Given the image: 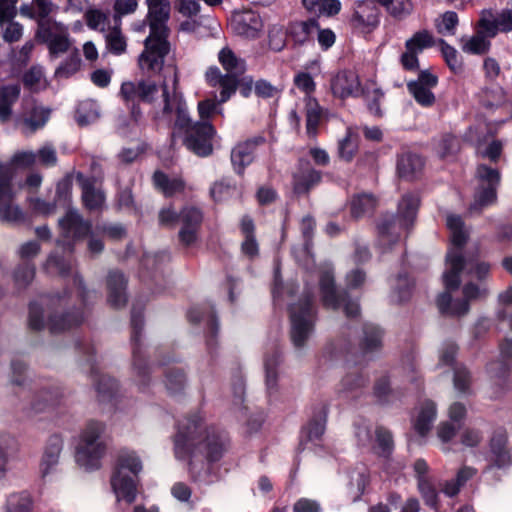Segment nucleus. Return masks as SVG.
<instances>
[{"label": "nucleus", "instance_id": "f257e3e1", "mask_svg": "<svg viewBox=\"0 0 512 512\" xmlns=\"http://www.w3.org/2000/svg\"><path fill=\"white\" fill-rule=\"evenodd\" d=\"M162 71L161 99L155 111V119L167 125L174 120L175 129L185 130L184 144L187 149L199 156H208L212 152V138L216 134L209 119L216 113L220 103L213 99L198 102L200 121L192 123L184 97L178 91V68L167 65Z\"/></svg>", "mask_w": 512, "mask_h": 512}, {"label": "nucleus", "instance_id": "f03ea898", "mask_svg": "<svg viewBox=\"0 0 512 512\" xmlns=\"http://www.w3.org/2000/svg\"><path fill=\"white\" fill-rule=\"evenodd\" d=\"M228 446L225 436L209 431L200 415H193L183 420L174 440V454L177 460L189 466L197 451L205 453L210 461L218 460Z\"/></svg>", "mask_w": 512, "mask_h": 512}, {"label": "nucleus", "instance_id": "7ed1b4c3", "mask_svg": "<svg viewBox=\"0 0 512 512\" xmlns=\"http://www.w3.org/2000/svg\"><path fill=\"white\" fill-rule=\"evenodd\" d=\"M147 6L150 34L144 41V50L138 57V65L143 73L153 76L165 69L164 59L170 51L166 26L170 16V3L167 0Z\"/></svg>", "mask_w": 512, "mask_h": 512}, {"label": "nucleus", "instance_id": "20e7f679", "mask_svg": "<svg viewBox=\"0 0 512 512\" xmlns=\"http://www.w3.org/2000/svg\"><path fill=\"white\" fill-rule=\"evenodd\" d=\"M447 228L450 231L451 247L446 256L445 270L443 272V283L448 290L458 288L460 284V272L465 266L469 267L470 273L477 279H483L487 276L490 266L484 262L470 261L464 263L462 256V246L467 239V231L461 217L457 215H448L446 219Z\"/></svg>", "mask_w": 512, "mask_h": 512}, {"label": "nucleus", "instance_id": "39448f33", "mask_svg": "<svg viewBox=\"0 0 512 512\" xmlns=\"http://www.w3.org/2000/svg\"><path fill=\"white\" fill-rule=\"evenodd\" d=\"M142 470V459L135 450L123 448L118 451L110 478L118 505H131L136 500L138 477Z\"/></svg>", "mask_w": 512, "mask_h": 512}, {"label": "nucleus", "instance_id": "423d86ee", "mask_svg": "<svg viewBox=\"0 0 512 512\" xmlns=\"http://www.w3.org/2000/svg\"><path fill=\"white\" fill-rule=\"evenodd\" d=\"M105 425L102 422L87 423L78 436L75 446V461L85 470L98 469L107 444L104 440Z\"/></svg>", "mask_w": 512, "mask_h": 512}, {"label": "nucleus", "instance_id": "0eeeda50", "mask_svg": "<svg viewBox=\"0 0 512 512\" xmlns=\"http://www.w3.org/2000/svg\"><path fill=\"white\" fill-rule=\"evenodd\" d=\"M419 206V198L416 194H406L398 204L397 215L389 220H384L379 225V232L383 241L389 235L400 230H407L414 222Z\"/></svg>", "mask_w": 512, "mask_h": 512}, {"label": "nucleus", "instance_id": "6e6552de", "mask_svg": "<svg viewBox=\"0 0 512 512\" xmlns=\"http://www.w3.org/2000/svg\"><path fill=\"white\" fill-rule=\"evenodd\" d=\"M476 179L478 186L469 208L471 213L479 212L496 201V188L500 176L497 170L480 165L477 168Z\"/></svg>", "mask_w": 512, "mask_h": 512}, {"label": "nucleus", "instance_id": "1a4fd4ad", "mask_svg": "<svg viewBox=\"0 0 512 512\" xmlns=\"http://www.w3.org/2000/svg\"><path fill=\"white\" fill-rule=\"evenodd\" d=\"M495 129L485 121L479 120L473 126L469 127L464 134L465 141L476 147L477 153L481 156L495 161L501 153L502 145L498 141L486 143L493 136Z\"/></svg>", "mask_w": 512, "mask_h": 512}, {"label": "nucleus", "instance_id": "9d476101", "mask_svg": "<svg viewBox=\"0 0 512 512\" xmlns=\"http://www.w3.org/2000/svg\"><path fill=\"white\" fill-rule=\"evenodd\" d=\"M291 311V339L296 347H302L313 330V314L309 301L292 305Z\"/></svg>", "mask_w": 512, "mask_h": 512}, {"label": "nucleus", "instance_id": "9b49d317", "mask_svg": "<svg viewBox=\"0 0 512 512\" xmlns=\"http://www.w3.org/2000/svg\"><path fill=\"white\" fill-rule=\"evenodd\" d=\"M11 178V165L0 162V218L2 221L17 222L23 218V213L18 206L12 204L14 193L10 185Z\"/></svg>", "mask_w": 512, "mask_h": 512}, {"label": "nucleus", "instance_id": "f8f14e48", "mask_svg": "<svg viewBox=\"0 0 512 512\" xmlns=\"http://www.w3.org/2000/svg\"><path fill=\"white\" fill-rule=\"evenodd\" d=\"M37 37L48 45L54 55L66 52L70 45L67 27L58 22L40 23Z\"/></svg>", "mask_w": 512, "mask_h": 512}, {"label": "nucleus", "instance_id": "ddd939ff", "mask_svg": "<svg viewBox=\"0 0 512 512\" xmlns=\"http://www.w3.org/2000/svg\"><path fill=\"white\" fill-rule=\"evenodd\" d=\"M356 438L360 445L371 446L373 451L381 456H388L393 448V441L389 431L377 427L372 432L367 425H360L356 430Z\"/></svg>", "mask_w": 512, "mask_h": 512}, {"label": "nucleus", "instance_id": "4468645a", "mask_svg": "<svg viewBox=\"0 0 512 512\" xmlns=\"http://www.w3.org/2000/svg\"><path fill=\"white\" fill-rule=\"evenodd\" d=\"M485 292L486 289L483 286L467 284L463 288V294L465 298L463 301L453 302L451 295L448 292H444L438 297L437 305L441 312L454 315H462L468 311V301L482 297Z\"/></svg>", "mask_w": 512, "mask_h": 512}, {"label": "nucleus", "instance_id": "2eb2a0df", "mask_svg": "<svg viewBox=\"0 0 512 512\" xmlns=\"http://www.w3.org/2000/svg\"><path fill=\"white\" fill-rule=\"evenodd\" d=\"M231 29L245 38H256L262 30L263 23L254 11L235 12L230 21Z\"/></svg>", "mask_w": 512, "mask_h": 512}, {"label": "nucleus", "instance_id": "dca6fc26", "mask_svg": "<svg viewBox=\"0 0 512 512\" xmlns=\"http://www.w3.org/2000/svg\"><path fill=\"white\" fill-rule=\"evenodd\" d=\"M202 219V212L196 207H186L182 210L179 238L184 245L189 246L196 242Z\"/></svg>", "mask_w": 512, "mask_h": 512}, {"label": "nucleus", "instance_id": "f3484780", "mask_svg": "<svg viewBox=\"0 0 512 512\" xmlns=\"http://www.w3.org/2000/svg\"><path fill=\"white\" fill-rule=\"evenodd\" d=\"M437 85V77L429 72H421L415 81L408 83V90L422 106H431L435 102L432 89Z\"/></svg>", "mask_w": 512, "mask_h": 512}, {"label": "nucleus", "instance_id": "a211bd4d", "mask_svg": "<svg viewBox=\"0 0 512 512\" xmlns=\"http://www.w3.org/2000/svg\"><path fill=\"white\" fill-rule=\"evenodd\" d=\"M331 90L340 98L355 97L362 92L359 77L351 70L338 72L331 80Z\"/></svg>", "mask_w": 512, "mask_h": 512}, {"label": "nucleus", "instance_id": "6ab92c4d", "mask_svg": "<svg viewBox=\"0 0 512 512\" xmlns=\"http://www.w3.org/2000/svg\"><path fill=\"white\" fill-rule=\"evenodd\" d=\"M437 416L435 404L426 400L415 407L412 416V425L414 431L424 437L431 430Z\"/></svg>", "mask_w": 512, "mask_h": 512}, {"label": "nucleus", "instance_id": "aec40b11", "mask_svg": "<svg viewBox=\"0 0 512 512\" xmlns=\"http://www.w3.org/2000/svg\"><path fill=\"white\" fill-rule=\"evenodd\" d=\"M352 24L356 29L370 32L379 24V11L372 2H362L357 5L352 18Z\"/></svg>", "mask_w": 512, "mask_h": 512}, {"label": "nucleus", "instance_id": "412c9836", "mask_svg": "<svg viewBox=\"0 0 512 512\" xmlns=\"http://www.w3.org/2000/svg\"><path fill=\"white\" fill-rule=\"evenodd\" d=\"M206 80L212 87L221 88L219 103H225L237 89V79L232 75H223L217 67H210L206 72Z\"/></svg>", "mask_w": 512, "mask_h": 512}, {"label": "nucleus", "instance_id": "4be33fe9", "mask_svg": "<svg viewBox=\"0 0 512 512\" xmlns=\"http://www.w3.org/2000/svg\"><path fill=\"white\" fill-rule=\"evenodd\" d=\"M62 449L63 439L59 435L51 436L45 447L40 464V471L43 476L49 475L56 469Z\"/></svg>", "mask_w": 512, "mask_h": 512}, {"label": "nucleus", "instance_id": "5701e85b", "mask_svg": "<svg viewBox=\"0 0 512 512\" xmlns=\"http://www.w3.org/2000/svg\"><path fill=\"white\" fill-rule=\"evenodd\" d=\"M77 181L82 188V199L89 210L100 209L105 201L103 192L95 187L94 182L85 178L81 173L77 174Z\"/></svg>", "mask_w": 512, "mask_h": 512}, {"label": "nucleus", "instance_id": "b1692460", "mask_svg": "<svg viewBox=\"0 0 512 512\" xmlns=\"http://www.w3.org/2000/svg\"><path fill=\"white\" fill-rule=\"evenodd\" d=\"M486 31L479 25V30L472 36H463L460 39V46L463 52L468 54H484L490 47L489 38Z\"/></svg>", "mask_w": 512, "mask_h": 512}, {"label": "nucleus", "instance_id": "393cba45", "mask_svg": "<svg viewBox=\"0 0 512 512\" xmlns=\"http://www.w3.org/2000/svg\"><path fill=\"white\" fill-rule=\"evenodd\" d=\"M126 280L120 272H112L108 276V301L114 307H121L126 303Z\"/></svg>", "mask_w": 512, "mask_h": 512}, {"label": "nucleus", "instance_id": "a878e982", "mask_svg": "<svg viewBox=\"0 0 512 512\" xmlns=\"http://www.w3.org/2000/svg\"><path fill=\"white\" fill-rule=\"evenodd\" d=\"M506 440V435L499 433L490 442L489 460L498 468L508 466L511 461L509 452L506 449Z\"/></svg>", "mask_w": 512, "mask_h": 512}, {"label": "nucleus", "instance_id": "bb28decb", "mask_svg": "<svg viewBox=\"0 0 512 512\" xmlns=\"http://www.w3.org/2000/svg\"><path fill=\"white\" fill-rule=\"evenodd\" d=\"M59 225L68 235L81 237L90 231V224L84 222L76 210H69L66 216L59 220Z\"/></svg>", "mask_w": 512, "mask_h": 512}, {"label": "nucleus", "instance_id": "cd10ccee", "mask_svg": "<svg viewBox=\"0 0 512 512\" xmlns=\"http://www.w3.org/2000/svg\"><path fill=\"white\" fill-rule=\"evenodd\" d=\"M106 49L114 54L121 55L126 52L127 39L122 33L121 22L116 23L113 27H109L104 32Z\"/></svg>", "mask_w": 512, "mask_h": 512}, {"label": "nucleus", "instance_id": "c85d7f7f", "mask_svg": "<svg viewBox=\"0 0 512 512\" xmlns=\"http://www.w3.org/2000/svg\"><path fill=\"white\" fill-rule=\"evenodd\" d=\"M255 142L247 141L234 147L231 153V161L237 173L249 165L254 159Z\"/></svg>", "mask_w": 512, "mask_h": 512}, {"label": "nucleus", "instance_id": "c756f323", "mask_svg": "<svg viewBox=\"0 0 512 512\" xmlns=\"http://www.w3.org/2000/svg\"><path fill=\"white\" fill-rule=\"evenodd\" d=\"M306 133L315 137L322 119V109L315 98L305 97Z\"/></svg>", "mask_w": 512, "mask_h": 512}, {"label": "nucleus", "instance_id": "7c9ffc66", "mask_svg": "<svg viewBox=\"0 0 512 512\" xmlns=\"http://www.w3.org/2000/svg\"><path fill=\"white\" fill-rule=\"evenodd\" d=\"M50 110L42 107L35 106L30 112L24 115L22 122V129L25 133H33L42 128L48 121Z\"/></svg>", "mask_w": 512, "mask_h": 512}, {"label": "nucleus", "instance_id": "2f4dec72", "mask_svg": "<svg viewBox=\"0 0 512 512\" xmlns=\"http://www.w3.org/2000/svg\"><path fill=\"white\" fill-rule=\"evenodd\" d=\"M423 161L415 154H402L397 162V172L401 178L413 179L422 170Z\"/></svg>", "mask_w": 512, "mask_h": 512}, {"label": "nucleus", "instance_id": "473e14b6", "mask_svg": "<svg viewBox=\"0 0 512 512\" xmlns=\"http://www.w3.org/2000/svg\"><path fill=\"white\" fill-rule=\"evenodd\" d=\"M218 60L222 67L228 72V75H232L235 78L237 75H240L245 71L246 67L244 60L237 57L228 47L220 50Z\"/></svg>", "mask_w": 512, "mask_h": 512}, {"label": "nucleus", "instance_id": "72a5a7b5", "mask_svg": "<svg viewBox=\"0 0 512 512\" xmlns=\"http://www.w3.org/2000/svg\"><path fill=\"white\" fill-rule=\"evenodd\" d=\"M18 451V442L14 436L0 432V475L5 473L7 463Z\"/></svg>", "mask_w": 512, "mask_h": 512}, {"label": "nucleus", "instance_id": "f704fd0d", "mask_svg": "<svg viewBox=\"0 0 512 512\" xmlns=\"http://www.w3.org/2000/svg\"><path fill=\"white\" fill-rule=\"evenodd\" d=\"M304 7L318 16H333L339 13L341 3L338 0H302Z\"/></svg>", "mask_w": 512, "mask_h": 512}, {"label": "nucleus", "instance_id": "c9c22d12", "mask_svg": "<svg viewBox=\"0 0 512 512\" xmlns=\"http://www.w3.org/2000/svg\"><path fill=\"white\" fill-rule=\"evenodd\" d=\"M153 180L155 187L165 196H173L182 192L184 189V183L180 178H169L167 175L159 171L154 173Z\"/></svg>", "mask_w": 512, "mask_h": 512}, {"label": "nucleus", "instance_id": "e433bc0d", "mask_svg": "<svg viewBox=\"0 0 512 512\" xmlns=\"http://www.w3.org/2000/svg\"><path fill=\"white\" fill-rule=\"evenodd\" d=\"M387 13L397 20L407 18L414 10L412 0H376Z\"/></svg>", "mask_w": 512, "mask_h": 512}, {"label": "nucleus", "instance_id": "4c0bfd02", "mask_svg": "<svg viewBox=\"0 0 512 512\" xmlns=\"http://www.w3.org/2000/svg\"><path fill=\"white\" fill-rule=\"evenodd\" d=\"M322 300L325 306L337 309L340 307L339 297L336 294L334 281L329 271H324L320 279Z\"/></svg>", "mask_w": 512, "mask_h": 512}, {"label": "nucleus", "instance_id": "58836bf2", "mask_svg": "<svg viewBox=\"0 0 512 512\" xmlns=\"http://www.w3.org/2000/svg\"><path fill=\"white\" fill-rule=\"evenodd\" d=\"M53 10L51 0H32L30 4H24L20 7L21 15L42 20L47 17Z\"/></svg>", "mask_w": 512, "mask_h": 512}, {"label": "nucleus", "instance_id": "ea45409f", "mask_svg": "<svg viewBox=\"0 0 512 512\" xmlns=\"http://www.w3.org/2000/svg\"><path fill=\"white\" fill-rule=\"evenodd\" d=\"M240 228L245 237L242 243V252L248 257L256 256L258 254V243L253 235V221L249 217H243Z\"/></svg>", "mask_w": 512, "mask_h": 512}, {"label": "nucleus", "instance_id": "a19ab883", "mask_svg": "<svg viewBox=\"0 0 512 512\" xmlns=\"http://www.w3.org/2000/svg\"><path fill=\"white\" fill-rule=\"evenodd\" d=\"M358 149L357 132L352 127H347L346 135L339 141L338 154L345 161H351Z\"/></svg>", "mask_w": 512, "mask_h": 512}, {"label": "nucleus", "instance_id": "79ce46f5", "mask_svg": "<svg viewBox=\"0 0 512 512\" xmlns=\"http://www.w3.org/2000/svg\"><path fill=\"white\" fill-rule=\"evenodd\" d=\"M20 94L18 85H9L0 88V120H6L11 114V106Z\"/></svg>", "mask_w": 512, "mask_h": 512}, {"label": "nucleus", "instance_id": "37998d69", "mask_svg": "<svg viewBox=\"0 0 512 512\" xmlns=\"http://www.w3.org/2000/svg\"><path fill=\"white\" fill-rule=\"evenodd\" d=\"M435 40L431 32L428 30H420L415 32L405 42V49L412 50L419 54L423 50L430 48L434 45Z\"/></svg>", "mask_w": 512, "mask_h": 512}, {"label": "nucleus", "instance_id": "c03bdc74", "mask_svg": "<svg viewBox=\"0 0 512 512\" xmlns=\"http://www.w3.org/2000/svg\"><path fill=\"white\" fill-rule=\"evenodd\" d=\"M99 118V107L93 100H85L79 103L76 111V121L79 125H88Z\"/></svg>", "mask_w": 512, "mask_h": 512}, {"label": "nucleus", "instance_id": "a18cd8bd", "mask_svg": "<svg viewBox=\"0 0 512 512\" xmlns=\"http://www.w3.org/2000/svg\"><path fill=\"white\" fill-rule=\"evenodd\" d=\"M320 173L307 166L305 171L294 176V190L296 193H304L314 184L320 181Z\"/></svg>", "mask_w": 512, "mask_h": 512}, {"label": "nucleus", "instance_id": "49530a36", "mask_svg": "<svg viewBox=\"0 0 512 512\" xmlns=\"http://www.w3.org/2000/svg\"><path fill=\"white\" fill-rule=\"evenodd\" d=\"M376 206V199L370 194H359L352 199L351 213L354 217H361L370 213Z\"/></svg>", "mask_w": 512, "mask_h": 512}, {"label": "nucleus", "instance_id": "de8ad7c7", "mask_svg": "<svg viewBox=\"0 0 512 512\" xmlns=\"http://www.w3.org/2000/svg\"><path fill=\"white\" fill-rule=\"evenodd\" d=\"M215 201H226L239 195V190L228 180L216 182L210 190Z\"/></svg>", "mask_w": 512, "mask_h": 512}, {"label": "nucleus", "instance_id": "09e8293b", "mask_svg": "<svg viewBox=\"0 0 512 512\" xmlns=\"http://www.w3.org/2000/svg\"><path fill=\"white\" fill-rule=\"evenodd\" d=\"M32 501L27 492L11 494L6 503L7 512H30Z\"/></svg>", "mask_w": 512, "mask_h": 512}, {"label": "nucleus", "instance_id": "8fccbe9b", "mask_svg": "<svg viewBox=\"0 0 512 512\" xmlns=\"http://www.w3.org/2000/svg\"><path fill=\"white\" fill-rule=\"evenodd\" d=\"M458 22L456 12L446 11L435 20V27L442 35H454Z\"/></svg>", "mask_w": 512, "mask_h": 512}, {"label": "nucleus", "instance_id": "3c124183", "mask_svg": "<svg viewBox=\"0 0 512 512\" xmlns=\"http://www.w3.org/2000/svg\"><path fill=\"white\" fill-rule=\"evenodd\" d=\"M24 85L32 91H39L47 86L46 78L40 67H32L23 77Z\"/></svg>", "mask_w": 512, "mask_h": 512}, {"label": "nucleus", "instance_id": "603ef678", "mask_svg": "<svg viewBox=\"0 0 512 512\" xmlns=\"http://www.w3.org/2000/svg\"><path fill=\"white\" fill-rule=\"evenodd\" d=\"M315 29H317V23L314 20L296 22L290 26V34L296 42L303 43Z\"/></svg>", "mask_w": 512, "mask_h": 512}, {"label": "nucleus", "instance_id": "864d4df0", "mask_svg": "<svg viewBox=\"0 0 512 512\" xmlns=\"http://www.w3.org/2000/svg\"><path fill=\"white\" fill-rule=\"evenodd\" d=\"M476 474V470L472 467H463L457 473L456 483H447L443 488V492L448 496H454L458 493L460 486Z\"/></svg>", "mask_w": 512, "mask_h": 512}, {"label": "nucleus", "instance_id": "5fc2aeb1", "mask_svg": "<svg viewBox=\"0 0 512 512\" xmlns=\"http://www.w3.org/2000/svg\"><path fill=\"white\" fill-rule=\"evenodd\" d=\"M326 414L321 413L318 417L311 420L306 426L304 433L311 441L319 439L325 431Z\"/></svg>", "mask_w": 512, "mask_h": 512}, {"label": "nucleus", "instance_id": "6e6d98bb", "mask_svg": "<svg viewBox=\"0 0 512 512\" xmlns=\"http://www.w3.org/2000/svg\"><path fill=\"white\" fill-rule=\"evenodd\" d=\"M85 19L89 28L105 32L107 15L99 9H89L85 12Z\"/></svg>", "mask_w": 512, "mask_h": 512}, {"label": "nucleus", "instance_id": "4d7b16f0", "mask_svg": "<svg viewBox=\"0 0 512 512\" xmlns=\"http://www.w3.org/2000/svg\"><path fill=\"white\" fill-rule=\"evenodd\" d=\"M456 435V428L450 422H441L437 427V438L441 443V449L443 451L449 450V443Z\"/></svg>", "mask_w": 512, "mask_h": 512}, {"label": "nucleus", "instance_id": "13d9d810", "mask_svg": "<svg viewBox=\"0 0 512 512\" xmlns=\"http://www.w3.org/2000/svg\"><path fill=\"white\" fill-rule=\"evenodd\" d=\"M137 8L138 0H115L113 10L116 23L121 22L122 17L133 14Z\"/></svg>", "mask_w": 512, "mask_h": 512}, {"label": "nucleus", "instance_id": "bf43d9fd", "mask_svg": "<svg viewBox=\"0 0 512 512\" xmlns=\"http://www.w3.org/2000/svg\"><path fill=\"white\" fill-rule=\"evenodd\" d=\"M295 86L306 94V97H311L310 94L315 90V82L312 76L307 72H299L294 77Z\"/></svg>", "mask_w": 512, "mask_h": 512}, {"label": "nucleus", "instance_id": "052dcab7", "mask_svg": "<svg viewBox=\"0 0 512 512\" xmlns=\"http://www.w3.org/2000/svg\"><path fill=\"white\" fill-rule=\"evenodd\" d=\"M120 94L126 102H135L138 99L141 100L140 82H123L121 85Z\"/></svg>", "mask_w": 512, "mask_h": 512}, {"label": "nucleus", "instance_id": "680f3d73", "mask_svg": "<svg viewBox=\"0 0 512 512\" xmlns=\"http://www.w3.org/2000/svg\"><path fill=\"white\" fill-rule=\"evenodd\" d=\"M441 52L448 64L453 71H458L461 68V62L458 59V53L456 49L444 41L441 42Z\"/></svg>", "mask_w": 512, "mask_h": 512}, {"label": "nucleus", "instance_id": "e2e57ef3", "mask_svg": "<svg viewBox=\"0 0 512 512\" xmlns=\"http://www.w3.org/2000/svg\"><path fill=\"white\" fill-rule=\"evenodd\" d=\"M482 433L478 429L465 428L460 433V442L465 447H475L482 440Z\"/></svg>", "mask_w": 512, "mask_h": 512}, {"label": "nucleus", "instance_id": "0e129e2a", "mask_svg": "<svg viewBox=\"0 0 512 512\" xmlns=\"http://www.w3.org/2000/svg\"><path fill=\"white\" fill-rule=\"evenodd\" d=\"M420 493L422 494L427 505L436 507L437 493L427 479H420L418 483Z\"/></svg>", "mask_w": 512, "mask_h": 512}, {"label": "nucleus", "instance_id": "69168bd1", "mask_svg": "<svg viewBox=\"0 0 512 512\" xmlns=\"http://www.w3.org/2000/svg\"><path fill=\"white\" fill-rule=\"evenodd\" d=\"M18 0H0V25L12 20L16 14Z\"/></svg>", "mask_w": 512, "mask_h": 512}, {"label": "nucleus", "instance_id": "338daca9", "mask_svg": "<svg viewBox=\"0 0 512 512\" xmlns=\"http://www.w3.org/2000/svg\"><path fill=\"white\" fill-rule=\"evenodd\" d=\"M37 162V155L33 151H22L14 154L11 165L19 167H30Z\"/></svg>", "mask_w": 512, "mask_h": 512}, {"label": "nucleus", "instance_id": "774afa93", "mask_svg": "<svg viewBox=\"0 0 512 512\" xmlns=\"http://www.w3.org/2000/svg\"><path fill=\"white\" fill-rule=\"evenodd\" d=\"M141 100L145 102H153L159 94V88L150 80L140 81Z\"/></svg>", "mask_w": 512, "mask_h": 512}]
</instances>
